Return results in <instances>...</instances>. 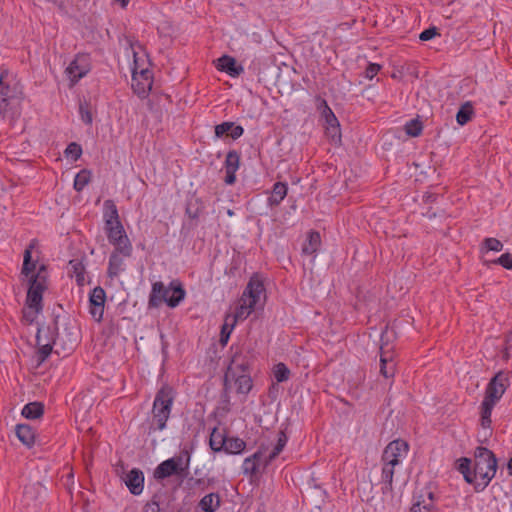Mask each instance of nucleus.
<instances>
[{"mask_svg": "<svg viewBox=\"0 0 512 512\" xmlns=\"http://www.w3.org/2000/svg\"><path fill=\"white\" fill-rule=\"evenodd\" d=\"M458 471L464 480L473 485L476 492L483 491L494 478L497 471V459L488 448L479 446L474 451V462L467 457L458 460Z\"/></svg>", "mask_w": 512, "mask_h": 512, "instance_id": "nucleus-1", "label": "nucleus"}, {"mask_svg": "<svg viewBox=\"0 0 512 512\" xmlns=\"http://www.w3.org/2000/svg\"><path fill=\"white\" fill-rule=\"evenodd\" d=\"M509 385V372L505 371L497 372L489 381L485 390L484 399L481 403L480 412V424L484 430H490L493 408L500 401Z\"/></svg>", "mask_w": 512, "mask_h": 512, "instance_id": "nucleus-2", "label": "nucleus"}, {"mask_svg": "<svg viewBox=\"0 0 512 512\" xmlns=\"http://www.w3.org/2000/svg\"><path fill=\"white\" fill-rule=\"evenodd\" d=\"M409 452V445L406 441L397 439L391 441L383 450L382 463V492L385 494L393 490V476L395 467L402 463Z\"/></svg>", "mask_w": 512, "mask_h": 512, "instance_id": "nucleus-3", "label": "nucleus"}, {"mask_svg": "<svg viewBox=\"0 0 512 512\" xmlns=\"http://www.w3.org/2000/svg\"><path fill=\"white\" fill-rule=\"evenodd\" d=\"M249 357L236 347L230 360V364L224 376V389H229V383L233 381L239 394H248L252 389V379L249 373Z\"/></svg>", "mask_w": 512, "mask_h": 512, "instance_id": "nucleus-4", "label": "nucleus"}, {"mask_svg": "<svg viewBox=\"0 0 512 512\" xmlns=\"http://www.w3.org/2000/svg\"><path fill=\"white\" fill-rule=\"evenodd\" d=\"M186 291L179 280H173L169 286L163 282L157 281L152 284L149 294L148 307L158 308L162 303H166L170 308H176L184 300Z\"/></svg>", "mask_w": 512, "mask_h": 512, "instance_id": "nucleus-5", "label": "nucleus"}, {"mask_svg": "<svg viewBox=\"0 0 512 512\" xmlns=\"http://www.w3.org/2000/svg\"><path fill=\"white\" fill-rule=\"evenodd\" d=\"M7 78V72L0 74V116L13 119L20 114L23 91L18 83L11 84Z\"/></svg>", "mask_w": 512, "mask_h": 512, "instance_id": "nucleus-6", "label": "nucleus"}, {"mask_svg": "<svg viewBox=\"0 0 512 512\" xmlns=\"http://www.w3.org/2000/svg\"><path fill=\"white\" fill-rule=\"evenodd\" d=\"M173 402L174 393L171 387L165 385L157 391L151 411L152 418L149 425V434L166 429Z\"/></svg>", "mask_w": 512, "mask_h": 512, "instance_id": "nucleus-7", "label": "nucleus"}, {"mask_svg": "<svg viewBox=\"0 0 512 512\" xmlns=\"http://www.w3.org/2000/svg\"><path fill=\"white\" fill-rule=\"evenodd\" d=\"M264 291V285L260 280L250 279L239 301V305L236 307L235 313L230 315V320L233 324L245 320L256 309Z\"/></svg>", "mask_w": 512, "mask_h": 512, "instance_id": "nucleus-8", "label": "nucleus"}, {"mask_svg": "<svg viewBox=\"0 0 512 512\" xmlns=\"http://www.w3.org/2000/svg\"><path fill=\"white\" fill-rule=\"evenodd\" d=\"M189 464L190 454L187 450H183L179 455L161 462L154 469L153 477L158 482H161L164 479L172 476L184 478L188 474Z\"/></svg>", "mask_w": 512, "mask_h": 512, "instance_id": "nucleus-9", "label": "nucleus"}, {"mask_svg": "<svg viewBox=\"0 0 512 512\" xmlns=\"http://www.w3.org/2000/svg\"><path fill=\"white\" fill-rule=\"evenodd\" d=\"M28 282L29 289L27 292L26 304L34 309L32 315L33 318L36 317L42 309V295L46 289L45 266L41 265L36 275H31Z\"/></svg>", "mask_w": 512, "mask_h": 512, "instance_id": "nucleus-10", "label": "nucleus"}, {"mask_svg": "<svg viewBox=\"0 0 512 512\" xmlns=\"http://www.w3.org/2000/svg\"><path fill=\"white\" fill-rule=\"evenodd\" d=\"M105 232L110 244L122 252L124 256H131L132 244L121 222L105 226Z\"/></svg>", "mask_w": 512, "mask_h": 512, "instance_id": "nucleus-11", "label": "nucleus"}, {"mask_svg": "<svg viewBox=\"0 0 512 512\" xmlns=\"http://www.w3.org/2000/svg\"><path fill=\"white\" fill-rule=\"evenodd\" d=\"M89 71H90L89 56L86 54H78L65 70L72 85L77 83Z\"/></svg>", "mask_w": 512, "mask_h": 512, "instance_id": "nucleus-12", "label": "nucleus"}, {"mask_svg": "<svg viewBox=\"0 0 512 512\" xmlns=\"http://www.w3.org/2000/svg\"><path fill=\"white\" fill-rule=\"evenodd\" d=\"M105 300L106 293L102 287L97 286L91 291L89 296V312L97 322H100L103 318Z\"/></svg>", "mask_w": 512, "mask_h": 512, "instance_id": "nucleus-13", "label": "nucleus"}, {"mask_svg": "<svg viewBox=\"0 0 512 512\" xmlns=\"http://www.w3.org/2000/svg\"><path fill=\"white\" fill-rule=\"evenodd\" d=\"M135 61V67L132 70V86L136 93L139 95H146L147 90L152 86V74L148 69H141L138 71Z\"/></svg>", "mask_w": 512, "mask_h": 512, "instance_id": "nucleus-14", "label": "nucleus"}, {"mask_svg": "<svg viewBox=\"0 0 512 512\" xmlns=\"http://www.w3.org/2000/svg\"><path fill=\"white\" fill-rule=\"evenodd\" d=\"M240 166V154L236 150H231L227 153L224 162L225 168V183L232 185L236 181V172Z\"/></svg>", "mask_w": 512, "mask_h": 512, "instance_id": "nucleus-15", "label": "nucleus"}, {"mask_svg": "<svg viewBox=\"0 0 512 512\" xmlns=\"http://www.w3.org/2000/svg\"><path fill=\"white\" fill-rule=\"evenodd\" d=\"M125 484L133 495H139L144 487V474L140 469L134 468L125 477Z\"/></svg>", "mask_w": 512, "mask_h": 512, "instance_id": "nucleus-16", "label": "nucleus"}, {"mask_svg": "<svg viewBox=\"0 0 512 512\" xmlns=\"http://www.w3.org/2000/svg\"><path fill=\"white\" fill-rule=\"evenodd\" d=\"M128 257L129 256H124L117 248H114L109 257L107 269V274L110 278L118 277L119 274L125 270L124 259Z\"/></svg>", "mask_w": 512, "mask_h": 512, "instance_id": "nucleus-17", "label": "nucleus"}, {"mask_svg": "<svg viewBox=\"0 0 512 512\" xmlns=\"http://www.w3.org/2000/svg\"><path fill=\"white\" fill-rule=\"evenodd\" d=\"M244 133V128L236 125L234 122H222L215 126V136L222 138L224 135L231 137L233 140L240 138Z\"/></svg>", "mask_w": 512, "mask_h": 512, "instance_id": "nucleus-18", "label": "nucleus"}, {"mask_svg": "<svg viewBox=\"0 0 512 512\" xmlns=\"http://www.w3.org/2000/svg\"><path fill=\"white\" fill-rule=\"evenodd\" d=\"M217 68L231 77H237L244 72L243 66L237 64L236 60L228 55H224L217 60Z\"/></svg>", "mask_w": 512, "mask_h": 512, "instance_id": "nucleus-19", "label": "nucleus"}, {"mask_svg": "<svg viewBox=\"0 0 512 512\" xmlns=\"http://www.w3.org/2000/svg\"><path fill=\"white\" fill-rule=\"evenodd\" d=\"M380 373L385 378H392L395 373V363L392 355L385 350L384 346L380 347Z\"/></svg>", "mask_w": 512, "mask_h": 512, "instance_id": "nucleus-20", "label": "nucleus"}, {"mask_svg": "<svg viewBox=\"0 0 512 512\" xmlns=\"http://www.w3.org/2000/svg\"><path fill=\"white\" fill-rule=\"evenodd\" d=\"M42 332L43 329H38L37 335H36V343L38 346V358L40 362H43L46 360V358L51 354L52 352V344H57L61 340V335L57 333L56 337L54 338L53 342H46L42 343Z\"/></svg>", "mask_w": 512, "mask_h": 512, "instance_id": "nucleus-21", "label": "nucleus"}, {"mask_svg": "<svg viewBox=\"0 0 512 512\" xmlns=\"http://www.w3.org/2000/svg\"><path fill=\"white\" fill-rule=\"evenodd\" d=\"M288 192V186L284 182H276L273 185L271 195L268 198V205L270 207L278 206L286 197Z\"/></svg>", "mask_w": 512, "mask_h": 512, "instance_id": "nucleus-22", "label": "nucleus"}, {"mask_svg": "<svg viewBox=\"0 0 512 512\" xmlns=\"http://www.w3.org/2000/svg\"><path fill=\"white\" fill-rule=\"evenodd\" d=\"M103 219L105 226L121 222L117 206L113 200H105L103 204Z\"/></svg>", "mask_w": 512, "mask_h": 512, "instance_id": "nucleus-23", "label": "nucleus"}, {"mask_svg": "<svg viewBox=\"0 0 512 512\" xmlns=\"http://www.w3.org/2000/svg\"><path fill=\"white\" fill-rule=\"evenodd\" d=\"M220 503L218 493H209L199 501L198 508L201 512H215L219 508Z\"/></svg>", "mask_w": 512, "mask_h": 512, "instance_id": "nucleus-24", "label": "nucleus"}, {"mask_svg": "<svg viewBox=\"0 0 512 512\" xmlns=\"http://www.w3.org/2000/svg\"><path fill=\"white\" fill-rule=\"evenodd\" d=\"M17 438L26 446L30 447L35 441V432L28 424H18L15 428Z\"/></svg>", "mask_w": 512, "mask_h": 512, "instance_id": "nucleus-25", "label": "nucleus"}, {"mask_svg": "<svg viewBox=\"0 0 512 512\" xmlns=\"http://www.w3.org/2000/svg\"><path fill=\"white\" fill-rule=\"evenodd\" d=\"M321 244V237L319 232L310 231L307 239L302 246V253L306 255H313L317 252Z\"/></svg>", "mask_w": 512, "mask_h": 512, "instance_id": "nucleus-26", "label": "nucleus"}, {"mask_svg": "<svg viewBox=\"0 0 512 512\" xmlns=\"http://www.w3.org/2000/svg\"><path fill=\"white\" fill-rule=\"evenodd\" d=\"M262 457V452L257 451L253 455L247 457L242 464V470L245 475H254L258 471V466Z\"/></svg>", "mask_w": 512, "mask_h": 512, "instance_id": "nucleus-27", "label": "nucleus"}, {"mask_svg": "<svg viewBox=\"0 0 512 512\" xmlns=\"http://www.w3.org/2000/svg\"><path fill=\"white\" fill-rule=\"evenodd\" d=\"M288 441V437L286 433L281 430L277 434V442L271 451V453L268 455V457L265 460V465L267 466L270 464L276 457L283 451L284 447L286 446Z\"/></svg>", "mask_w": 512, "mask_h": 512, "instance_id": "nucleus-28", "label": "nucleus"}, {"mask_svg": "<svg viewBox=\"0 0 512 512\" xmlns=\"http://www.w3.org/2000/svg\"><path fill=\"white\" fill-rule=\"evenodd\" d=\"M21 413L27 419H38L44 413V405L41 402H30L23 407Z\"/></svg>", "mask_w": 512, "mask_h": 512, "instance_id": "nucleus-29", "label": "nucleus"}, {"mask_svg": "<svg viewBox=\"0 0 512 512\" xmlns=\"http://www.w3.org/2000/svg\"><path fill=\"white\" fill-rule=\"evenodd\" d=\"M246 443L238 437H227L223 451L227 454H240L244 451Z\"/></svg>", "mask_w": 512, "mask_h": 512, "instance_id": "nucleus-30", "label": "nucleus"}, {"mask_svg": "<svg viewBox=\"0 0 512 512\" xmlns=\"http://www.w3.org/2000/svg\"><path fill=\"white\" fill-rule=\"evenodd\" d=\"M227 436L224 435V433L220 432L218 428H213L210 439H209V445L210 448L214 452H221L224 449L225 443H226Z\"/></svg>", "mask_w": 512, "mask_h": 512, "instance_id": "nucleus-31", "label": "nucleus"}, {"mask_svg": "<svg viewBox=\"0 0 512 512\" xmlns=\"http://www.w3.org/2000/svg\"><path fill=\"white\" fill-rule=\"evenodd\" d=\"M325 119V122H326V129H327V134L333 139L335 140L336 138L340 139L341 135H340V125H339V121L338 119L336 118L335 114L333 113L332 110H329V115L327 118H324Z\"/></svg>", "mask_w": 512, "mask_h": 512, "instance_id": "nucleus-32", "label": "nucleus"}, {"mask_svg": "<svg viewBox=\"0 0 512 512\" xmlns=\"http://www.w3.org/2000/svg\"><path fill=\"white\" fill-rule=\"evenodd\" d=\"M69 266L77 284L79 286H83L85 284V266L82 261L79 259H73L69 262Z\"/></svg>", "mask_w": 512, "mask_h": 512, "instance_id": "nucleus-33", "label": "nucleus"}, {"mask_svg": "<svg viewBox=\"0 0 512 512\" xmlns=\"http://www.w3.org/2000/svg\"><path fill=\"white\" fill-rule=\"evenodd\" d=\"M32 248L33 244H30L29 247L25 249L24 260L22 265V274L29 278L31 275H35L34 271L36 269V261L32 260L31 255Z\"/></svg>", "mask_w": 512, "mask_h": 512, "instance_id": "nucleus-34", "label": "nucleus"}, {"mask_svg": "<svg viewBox=\"0 0 512 512\" xmlns=\"http://www.w3.org/2000/svg\"><path fill=\"white\" fill-rule=\"evenodd\" d=\"M474 114L473 106L470 102H466L461 105L460 109L456 114V121L459 125L463 126L467 124Z\"/></svg>", "mask_w": 512, "mask_h": 512, "instance_id": "nucleus-35", "label": "nucleus"}, {"mask_svg": "<svg viewBox=\"0 0 512 512\" xmlns=\"http://www.w3.org/2000/svg\"><path fill=\"white\" fill-rule=\"evenodd\" d=\"M203 206L201 205L199 199H195L194 201H189L186 206V214L191 220H197L202 213Z\"/></svg>", "mask_w": 512, "mask_h": 512, "instance_id": "nucleus-36", "label": "nucleus"}, {"mask_svg": "<svg viewBox=\"0 0 512 512\" xmlns=\"http://www.w3.org/2000/svg\"><path fill=\"white\" fill-rule=\"evenodd\" d=\"M230 318H231L230 315H227L225 317L224 324L222 325V328H221L220 343L222 345L227 344L230 334L235 326V324H233V322L230 320Z\"/></svg>", "mask_w": 512, "mask_h": 512, "instance_id": "nucleus-37", "label": "nucleus"}, {"mask_svg": "<svg viewBox=\"0 0 512 512\" xmlns=\"http://www.w3.org/2000/svg\"><path fill=\"white\" fill-rule=\"evenodd\" d=\"M273 374L277 382H285L290 377V370L284 363H278L274 366Z\"/></svg>", "mask_w": 512, "mask_h": 512, "instance_id": "nucleus-38", "label": "nucleus"}, {"mask_svg": "<svg viewBox=\"0 0 512 512\" xmlns=\"http://www.w3.org/2000/svg\"><path fill=\"white\" fill-rule=\"evenodd\" d=\"M90 181V172L87 170L80 171L74 179V189L82 191Z\"/></svg>", "mask_w": 512, "mask_h": 512, "instance_id": "nucleus-39", "label": "nucleus"}, {"mask_svg": "<svg viewBox=\"0 0 512 512\" xmlns=\"http://www.w3.org/2000/svg\"><path fill=\"white\" fill-rule=\"evenodd\" d=\"M161 498V494H154L151 500L144 505L143 512H160L162 509Z\"/></svg>", "mask_w": 512, "mask_h": 512, "instance_id": "nucleus-40", "label": "nucleus"}, {"mask_svg": "<svg viewBox=\"0 0 512 512\" xmlns=\"http://www.w3.org/2000/svg\"><path fill=\"white\" fill-rule=\"evenodd\" d=\"M422 129H423V127H422L421 122L416 119L408 121L405 125V131H406L407 135H409L411 137L419 136L422 132Z\"/></svg>", "mask_w": 512, "mask_h": 512, "instance_id": "nucleus-41", "label": "nucleus"}, {"mask_svg": "<svg viewBox=\"0 0 512 512\" xmlns=\"http://www.w3.org/2000/svg\"><path fill=\"white\" fill-rule=\"evenodd\" d=\"M79 113H80L82 121L85 124H87V125L92 124L93 119H92V114H91V109H90L89 103H87L86 101H81L79 103Z\"/></svg>", "mask_w": 512, "mask_h": 512, "instance_id": "nucleus-42", "label": "nucleus"}, {"mask_svg": "<svg viewBox=\"0 0 512 512\" xmlns=\"http://www.w3.org/2000/svg\"><path fill=\"white\" fill-rule=\"evenodd\" d=\"M65 155L73 161L78 160L82 155V148L76 142H71L65 149Z\"/></svg>", "mask_w": 512, "mask_h": 512, "instance_id": "nucleus-43", "label": "nucleus"}, {"mask_svg": "<svg viewBox=\"0 0 512 512\" xmlns=\"http://www.w3.org/2000/svg\"><path fill=\"white\" fill-rule=\"evenodd\" d=\"M487 251L499 252L503 249V244L496 238H486L483 242Z\"/></svg>", "mask_w": 512, "mask_h": 512, "instance_id": "nucleus-44", "label": "nucleus"}, {"mask_svg": "<svg viewBox=\"0 0 512 512\" xmlns=\"http://www.w3.org/2000/svg\"><path fill=\"white\" fill-rule=\"evenodd\" d=\"M492 263L501 265L505 269H512V254H510V253L502 254L500 257L493 260Z\"/></svg>", "mask_w": 512, "mask_h": 512, "instance_id": "nucleus-45", "label": "nucleus"}, {"mask_svg": "<svg viewBox=\"0 0 512 512\" xmlns=\"http://www.w3.org/2000/svg\"><path fill=\"white\" fill-rule=\"evenodd\" d=\"M436 35H439L438 29L436 27H429L428 29H425L422 31L419 35V39L421 41H429L433 39Z\"/></svg>", "mask_w": 512, "mask_h": 512, "instance_id": "nucleus-46", "label": "nucleus"}, {"mask_svg": "<svg viewBox=\"0 0 512 512\" xmlns=\"http://www.w3.org/2000/svg\"><path fill=\"white\" fill-rule=\"evenodd\" d=\"M380 69H381V66L379 64L369 63V65L367 66V68L365 70V77L370 80L373 79L377 75V73L379 72Z\"/></svg>", "mask_w": 512, "mask_h": 512, "instance_id": "nucleus-47", "label": "nucleus"}, {"mask_svg": "<svg viewBox=\"0 0 512 512\" xmlns=\"http://www.w3.org/2000/svg\"><path fill=\"white\" fill-rule=\"evenodd\" d=\"M318 109L321 111V114L324 118H327L329 115V110H332L325 100H321Z\"/></svg>", "mask_w": 512, "mask_h": 512, "instance_id": "nucleus-48", "label": "nucleus"}, {"mask_svg": "<svg viewBox=\"0 0 512 512\" xmlns=\"http://www.w3.org/2000/svg\"><path fill=\"white\" fill-rule=\"evenodd\" d=\"M33 312H34V309H32L31 307L27 306V308H25L23 310V317L26 319L27 322L29 323H32L36 317H33L32 318V315H33Z\"/></svg>", "mask_w": 512, "mask_h": 512, "instance_id": "nucleus-49", "label": "nucleus"}, {"mask_svg": "<svg viewBox=\"0 0 512 512\" xmlns=\"http://www.w3.org/2000/svg\"><path fill=\"white\" fill-rule=\"evenodd\" d=\"M411 512H428L427 507L421 506L420 500H417L411 507Z\"/></svg>", "mask_w": 512, "mask_h": 512, "instance_id": "nucleus-50", "label": "nucleus"}, {"mask_svg": "<svg viewBox=\"0 0 512 512\" xmlns=\"http://www.w3.org/2000/svg\"><path fill=\"white\" fill-rule=\"evenodd\" d=\"M76 343H77L76 336L73 333H69V345H68V347L64 346V349L72 350L76 346Z\"/></svg>", "mask_w": 512, "mask_h": 512, "instance_id": "nucleus-51", "label": "nucleus"}, {"mask_svg": "<svg viewBox=\"0 0 512 512\" xmlns=\"http://www.w3.org/2000/svg\"><path fill=\"white\" fill-rule=\"evenodd\" d=\"M421 506L427 507L428 512H432L434 509V504L432 501L422 499L420 500Z\"/></svg>", "mask_w": 512, "mask_h": 512, "instance_id": "nucleus-52", "label": "nucleus"}, {"mask_svg": "<svg viewBox=\"0 0 512 512\" xmlns=\"http://www.w3.org/2000/svg\"><path fill=\"white\" fill-rule=\"evenodd\" d=\"M435 199V196L433 194H428V195H425L424 196V201L426 203H430V202H433Z\"/></svg>", "mask_w": 512, "mask_h": 512, "instance_id": "nucleus-53", "label": "nucleus"}, {"mask_svg": "<svg viewBox=\"0 0 512 512\" xmlns=\"http://www.w3.org/2000/svg\"><path fill=\"white\" fill-rule=\"evenodd\" d=\"M115 1L119 2L122 8H125L129 3V0H115Z\"/></svg>", "mask_w": 512, "mask_h": 512, "instance_id": "nucleus-54", "label": "nucleus"}, {"mask_svg": "<svg viewBox=\"0 0 512 512\" xmlns=\"http://www.w3.org/2000/svg\"><path fill=\"white\" fill-rule=\"evenodd\" d=\"M507 469L510 475H512V458L507 463Z\"/></svg>", "mask_w": 512, "mask_h": 512, "instance_id": "nucleus-55", "label": "nucleus"}, {"mask_svg": "<svg viewBox=\"0 0 512 512\" xmlns=\"http://www.w3.org/2000/svg\"><path fill=\"white\" fill-rule=\"evenodd\" d=\"M428 500L432 501V502L434 501V494H433V492H428Z\"/></svg>", "mask_w": 512, "mask_h": 512, "instance_id": "nucleus-56", "label": "nucleus"}, {"mask_svg": "<svg viewBox=\"0 0 512 512\" xmlns=\"http://www.w3.org/2000/svg\"><path fill=\"white\" fill-rule=\"evenodd\" d=\"M43 333H45V337H46V336H47V331L43 330L42 334H43ZM43 338H44V337L42 336V338H41V342H42V343H46L47 341H45Z\"/></svg>", "mask_w": 512, "mask_h": 512, "instance_id": "nucleus-57", "label": "nucleus"}, {"mask_svg": "<svg viewBox=\"0 0 512 512\" xmlns=\"http://www.w3.org/2000/svg\"><path fill=\"white\" fill-rule=\"evenodd\" d=\"M202 482H203V481H202L201 479H198V480H197V483H198V484H200V483H202Z\"/></svg>", "mask_w": 512, "mask_h": 512, "instance_id": "nucleus-58", "label": "nucleus"}]
</instances>
